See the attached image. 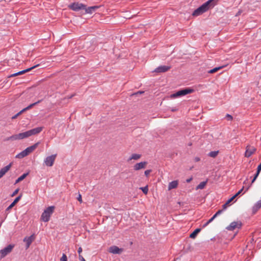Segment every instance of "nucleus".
Segmentation results:
<instances>
[{"label":"nucleus","mask_w":261,"mask_h":261,"mask_svg":"<svg viewBox=\"0 0 261 261\" xmlns=\"http://www.w3.org/2000/svg\"><path fill=\"white\" fill-rule=\"evenodd\" d=\"M43 129V127H38L27 132L21 133L18 134L14 135L8 138L6 140L14 141L17 140H22L25 138H29V137L37 135L40 133Z\"/></svg>","instance_id":"1"},{"label":"nucleus","mask_w":261,"mask_h":261,"mask_svg":"<svg viewBox=\"0 0 261 261\" xmlns=\"http://www.w3.org/2000/svg\"><path fill=\"white\" fill-rule=\"evenodd\" d=\"M216 4V0H209L196 9L192 13L194 16H199L213 8Z\"/></svg>","instance_id":"2"},{"label":"nucleus","mask_w":261,"mask_h":261,"mask_svg":"<svg viewBox=\"0 0 261 261\" xmlns=\"http://www.w3.org/2000/svg\"><path fill=\"white\" fill-rule=\"evenodd\" d=\"M55 209L54 206H50L45 209L41 216V220L44 222H48Z\"/></svg>","instance_id":"3"},{"label":"nucleus","mask_w":261,"mask_h":261,"mask_svg":"<svg viewBox=\"0 0 261 261\" xmlns=\"http://www.w3.org/2000/svg\"><path fill=\"white\" fill-rule=\"evenodd\" d=\"M194 92V90L191 88H186L179 91H177L176 93L170 95L171 98H175L178 97H181L188 94L192 93Z\"/></svg>","instance_id":"4"},{"label":"nucleus","mask_w":261,"mask_h":261,"mask_svg":"<svg viewBox=\"0 0 261 261\" xmlns=\"http://www.w3.org/2000/svg\"><path fill=\"white\" fill-rule=\"evenodd\" d=\"M68 8L74 11H78L80 10L85 9V5L78 2L73 3L68 6Z\"/></svg>","instance_id":"5"},{"label":"nucleus","mask_w":261,"mask_h":261,"mask_svg":"<svg viewBox=\"0 0 261 261\" xmlns=\"http://www.w3.org/2000/svg\"><path fill=\"white\" fill-rule=\"evenodd\" d=\"M56 154L47 156L44 160V164L47 167L53 166L56 160Z\"/></svg>","instance_id":"6"},{"label":"nucleus","mask_w":261,"mask_h":261,"mask_svg":"<svg viewBox=\"0 0 261 261\" xmlns=\"http://www.w3.org/2000/svg\"><path fill=\"white\" fill-rule=\"evenodd\" d=\"M14 246L13 245H9L6 247L4 248L3 249H2L0 250V255L1 258H3L4 257H5L7 254L10 253L13 248H14Z\"/></svg>","instance_id":"7"},{"label":"nucleus","mask_w":261,"mask_h":261,"mask_svg":"<svg viewBox=\"0 0 261 261\" xmlns=\"http://www.w3.org/2000/svg\"><path fill=\"white\" fill-rule=\"evenodd\" d=\"M242 223L240 221H234L231 222L229 226L226 227V229L228 230L232 231L236 228H239L241 227Z\"/></svg>","instance_id":"8"},{"label":"nucleus","mask_w":261,"mask_h":261,"mask_svg":"<svg viewBox=\"0 0 261 261\" xmlns=\"http://www.w3.org/2000/svg\"><path fill=\"white\" fill-rule=\"evenodd\" d=\"M255 151L256 148L254 146L247 145L246 148L245 156L248 158L253 154Z\"/></svg>","instance_id":"9"},{"label":"nucleus","mask_w":261,"mask_h":261,"mask_svg":"<svg viewBox=\"0 0 261 261\" xmlns=\"http://www.w3.org/2000/svg\"><path fill=\"white\" fill-rule=\"evenodd\" d=\"M123 251L122 248H119L116 246H112L109 248V252L113 254H121Z\"/></svg>","instance_id":"10"},{"label":"nucleus","mask_w":261,"mask_h":261,"mask_svg":"<svg viewBox=\"0 0 261 261\" xmlns=\"http://www.w3.org/2000/svg\"><path fill=\"white\" fill-rule=\"evenodd\" d=\"M147 165V162H141L138 163L136 164L133 168L134 170L135 171H138L142 169L145 168L146 165Z\"/></svg>","instance_id":"11"},{"label":"nucleus","mask_w":261,"mask_h":261,"mask_svg":"<svg viewBox=\"0 0 261 261\" xmlns=\"http://www.w3.org/2000/svg\"><path fill=\"white\" fill-rule=\"evenodd\" d=\"M39 66V64H37L36 65H35L31 68H28L27 69H25V70H22V71H20L19 72H18L17 73H14V74H11V75L9 76V77H14V76H17V75H21L23 73H25L27 72H29L30 71H31V70L35 68L36 67H38Z\"/></svg>","instance_id":"12"},{"label":"nucleus","mask_w":261,"mask_h":261,"mask_svg":"<svg viewBox=\"0 0 261 261\" xmlns=\"http://www.w3.org/2000/svg\"><path fill=\"white\" fill-rule=\"evenodd\" d=\"M39 144V142H37L34 144L33 145L30 146L29 147H27L25 149H24V151L27 154V155H29L30 153L34 151L36 148L38 147V146Z\"/></svg>","instance_id":"13"},{"label":"nucleus","mask_w":261,"mask_h":261,"mask_svg":"<svg viewBox=\"0 0 261 261\" xmlns=\"http://www.w3.org/2000/svg\"><path fill=\"white\" fill-rule=\"evenodd\" d=\"M170 69V66H161L156 68L154 71L156 72H165L169 70Z\"/></svg>","instance_id":"14"},{"label":"nucleus","mask_w":261,"mask_h":261,"mask_svg":"<svg viewBox=\"0 0 261 261\" xmlns=\"http://www.w3.org/2000/svg\"><path fill=\"white\" fill-rule=\"evenodd\" d=\"M11 166L12 163H10L8 165L1 169L0 170V178L2 177L10 170Z\"/></svg>","instance_id":"15"},{"label":"nucleus","mask_w":261,"mask_h":261,"mask_svg":"<svg viewBox=\"0 0 261 261\" xmlns=\"http://www.w3.org/2000/svg\"><path fill=\"white\" fill-rule=\"evenodd\" d=\"M99 8V6H94L86 8L85 6V9H84L86 13L92 14L93 12H95L96 10H97Z\"/></svg>","instance_id":"16"},{"label":"nucleus","mask_w":261,"mask_h":261,"mask_svg":"<svg viewBox=\"0 0 261 261\" xmlns=\"http://www.w3.org/2000/svg\"><path fill=\"white\" fill-rule=\"evenodd\" d=\"M34 239V236L33 235H32L31 236L25 238L23 239V241L26 243V248H28L32 242L33 241Z\"/></svg>","instance_id":"17"},{"label":"nucleus","mask_w":261,"mask_h":261,"mask_svg":"<svg viewBox=\"0 0 261 261\" xmlns=\"http://www.w3.org/2000/svg\"><path fill=\"white\" fill-rule=\"evenodd\" d=\"M21 197V195H19L16 197L13 202L6 208V211L9 212L15 205L19 201Z\"/></svg>","instance_id":"18"},{"label":"nucleus","mask_w":261,"mask_h":261,"mask_svg":"<svg viewBox=\"0 0 261 261\" xmlns=\"http://www.w3.org/2000/svg\"><path fill=\"white\" fill-rule=\"evenodd\" d=\"M178 185V180H174L169 182L168 187V190H171V189L177 188Z\"/></svg>","instance_id":"19"},{"label":"nucleus","mask_w":261,"mask_h":261,"mask_svg":"<svg viewBox=\"0 0 261 261\" xmlns=\"http://www.w3.org/2000/svg\"><path fill=\"white\" fill-rule=\"evenodd\" d=\"M141 157V155L137 153H134L131 155V156L128 159V161H130L132 160H138L140 159Z\"/></svg>","instance_id":"20"},{"label":"nucleus","mask_w":261,"mask_h":261,"mask_svg":"<svg viewBox=\"0 0 261 261\" xmlns=\"http://www.w3.org/2000/svg\"><path fill=\"white\" fill-rule=\"evenodd\" d=\"M201 231L200 228L196 229L190 235V238L192 239H195L197 236V234Z\"/></svg>","instance_id":"21"},{"label":"nucleus","mask_w":261,"mask_h":261,"mask_svg":"<svg viewBox=\"0 0 261 261\" xmlns=\"http://www.w3.org/2000/svg\"><path fill=\"white\" fill-rule=\"evenodd\" d=\"M207 182V179L205 181L201 182L196 188V190L203 189L205 188Z\"/></svg>","instance_id":"22"},{"label":"nucleus","mask_w":261,"mask_h":261,"mask_svg":"<svg viewBox=\"0 0 261 261\" xmlns=\"http://www.w3.org/2000/svg\"><path fill=\"white\" fill-rule=\"evenodd\" d=\"M261 207V200L257 202V203L254 205L253 210L255 212H256L258 209Z\"/></svg>","instance_id":"23"},{"label":"nucleus","mask_w":261,"mask_h":261,"mask_svg":"<svg viewBox=\"0 0 261 261\" xmlns=\"http://www.w3.org/2000/svg\"><path fill=\"white\" fill-rule=\"evenodd\" d=\"M26 156H27V154L24 150L19 153L17 154L16 155V158L18 159H22Z\"/></svg>","instance_id":"24"},{"label":"nucleus","mask_w":261,"mask_h":261,"mask_svg":"<svg viewBox=\"0 0 261 261\" xmlns=\"http://www.w3.org/2000/svg\"><path fill=\"white\" fill-rule=\"evenodd\" d=\"M28 175V173H24V174H23L22 175H21L20 177H19L17 179V180L15 181V184L18 183L20 181H21L22 180H23L27 177V176Z\"/></svg>","instance_id":"25"},{"label":"nucleus","mask_w":261,"mask_h":261,"mask_svg":"<svg viewBox=\"0 0 261 261\" xmlns=\"http://www.w3.org/2000/svg\"><path fill=\"white\" fill-rule=\"evenodd\" d=\"M224 67V66H220V67H215V68L209 70L208 71V73H211V74L214 73L218 71L220 69L223 68Z\"/></svg>","instance_id":"26"},{"label":"nucleus","mask_w":261,"mask_h":261,"mask_svg":"<svg viewBox=\"0 0 261 261\" xmlns=\"http://www.w3.org/2000/svg\"><path fill=\"white\" fill-rule=\"evenodd\" d=\"M218 153H219L218 150L213 151H211V152H209V153L208 154V155L210 157L215 158L218 155Z\"/></svg>","instance_id":"27"},{"label":"nucleus","mask_w":261,"mask_h":261,"mask_svg":"<svg viewBox=\"0 0 261 261\" xmlns=\"http://www.w3.org/2000/svg\"><path fill=\"white\" fill-rule=\"evenodd\" d=\"M40 101H41V100H38L37 102H36L35 103L30 105L29 106H28L27 107L25 108V109H27V110H28L31 109L33 106H34L36 105H37V103H39Z\"/></svg>","instance_id":"28"},{"label":"nucleus","mask_w":261,"mask_h":261,"mask_svg":"<svg viewBox=\"0 0 261 261\" xmlns=\"http://www.w3.org/2000/svg\"><path fill=\"white\" fill-rule=\"evenodd\" d=\"M142 192L145 194H147L148 191V188L147 186H145L144 187H141L140 188Z\"/></svg>","instance_id":"29"},{"label":"nucleus","mask_w":261,"mask_h":261,"mask_svg":"<svg viewBox=\"0 0 261 261\" xmlns=\"http://www.w3.org/2000/svg\"><path fill=\"white\" fill-rule=\"evenodd\" d=\"M60 261H67V257L65 254H63L62 256L60 259Z\"/></svg>","instance_id":"30"},{"label":"nucleus","mask_w":261,"mask_h":261,"mask_svg":"<svg viewBox=\"0 0 261 261\" xmlns=\"http://www.w3.org/2000/svg\"><path fill=\"white\" fill-rule=\"evenodd\" d=\"M244 189V187H243L240 190H239L234 196L235 197H237L238 196H239L241 193L243 191Z\"/></svg>","instance_id":"31"},{"label":"nucleus","mask_w":261,"mask_h":261,"mask_svg":"<svg viewBox=\"0 0 261 261\" xmlns=\"http://www.w3.org/2000/svg\"><path fill=\"white\" fill-rule=\"evenodd\" d=\"M261 171V163L258 166L256 173L259 174Z\"/></svg>","instance_id":"32"},{"label":"nucleus","mask_w":261,"mask_h":261,"mask_svg":"<svg viewBox=\"0 0 261 261\" xmlns=\"http://www.w3.org/2000/svg\"><path fill=\"white\" fill-rule=\"evenodd\" d=\"M151 172V170H147L144 172V174L146 176H148L150 172Z\"/></svg>","instance_id":"33"},{"label":"nucleus","mask_w":261,"mask_h":261,"mask_svg":"<svg viewBox=\"0 0 261 261\" xmlns=\"http://www.w3.org/2000/svg\"><path fill=\"white\" fill-rule=\"evenodd\" d=\"M223 212V210H219L215 215H214V217H217V216H218L219 215L221 214Z\"/></svg>","instance_id":"34"},{"label":"nucleus","mask_w":261,"mask_h":261,"mask_svg":"<svg viewBox=\"0 0 261 261\" xmlns=\"http://www.w3.org/2000/svg\"><path fill=\"white\" fill-rule=\"evenodd\" d=\"M77 200L80 203H82V202H83L82 198V195L80 194H79V196H78V197H77Z\"/></svg>","instance_id":"35"},{"label":"nucleus","mask_w":261,"mask_h":261,"mask_svg":"<svg viewBox=\"0 0 261 261\" xmlns=\"http://www.w3.org/2000/svg\"><path fill=\"white\" fill-rule=\"evenodd\" d=\"M18 191H19V189H16V190L13 192V193H12V194L11 195V196H12V197L14 196L15 195H16V194L18 193Z\"/></svg>","instance_id":"36"},{"label":"nucleus","mask_w":261,"mask_h":261,"mask_svg":"<svg viewBox=\"0 0 261 261\" xmlns=\"http://www.w3.org/2000/svg\"><path fill=\"white\" fill-rule=\"evenodd\" d=\"M226 117L227 118L228 120H231L232 119V117L229 114H227Z\"/></svg>","instance_id":"37"},{"label":"nucleus","mask_w":261,"mask_h":261,"mask_svg":"<svg viewBox=\"0 0 261 261\" xmlns=\"http://www.w3.org/2000/svg\"><path fill=\"white\" fill-rule=\"evenodd\" d=\"M235 198L234 196H233L231 198L227 200V203L229 204Z\"/></svg>","instance_id":"38"},{"label":"nucleus","mask_w":261,"mask_h":261,"mask_svg":"<svg viewBox=\"0 0 261 261\" xmlns=\"http://www.w3.org/2000/svg\"><path fill=\"white\" fill-rule=\"evenodd\" d=\"M259 174L256 173L253 179H252V181H251V184L253 183L255 180H256V178L257 177V176H258Z\"/></svg>","instance_id":"39"},{"label":"nucleus","mask_w":261,"mask_h":261,"mask_svg":"<svg viewBox=\"0 0 261 261\" xmlns=\"http://www.w3.org/2000/svg\"><path fill=\"white\" fill-rule=\"evenodd\" d=\"M77 252H78V253L79 254V255H82L81 254L82 252V247H80L79 248Z\"/></svg>","instance_id":"40"},{"label":"nucleus","mask_w":261,"mask_h":261,"mask_svg":"<svg viewBox=\"0 0 261 261\" xmlns=\"http://www.w3.org/2000/svg\"><path fill=\"white\" fill-rule=\"evenodd\" d=\"M216 218V217H214V215L210 219H209V220L207 221L208 223H210L211 222H212L214 220V219Z\"/></svg>","instance_id":"41"},{"label":"nucleus","mask_w":261,"mask_h":261,"mask_svg":"<svg viewBox=\"0 0 261 261\" xmlns=\"http://www.w3.org/2000/svg\"><path fill=\"white\" fill-rule=\"evenodd\" d=\"M79 259L81 261H86L82 255H79Z\"/></svg>","instance_id":"42"},{"label":"nucleus","mask_w":261,"mask_h":261,"mask_svg":"<svg viewBox=\"0 0 261 261\" xmlns=\"http://www.w3.org/2000/svg\"><path fill=\"white\" fill-rule=\"evenodd\" d=\"M194 161L196 162H198L200 161V159L199 157H195L194 159Z\"/></svg>","instance_id":"43"},{"label":"nucleus","mask_w":261,"mask_h":261,"mask_svg":"<svg viewBox=\"0 0 261 261\" xmlns=\"http://www.w3.org/2000/svg\"><path fill=\"white\" fill-rule=\"evenodd\" d=\"M229 204L227 203V202H226L223 205V208L224 210H225V208H226L227 205H228Z\"/></svg>","instance_id":"44"},{"label":"nucleus","mask_w":261,"mask_h":261,"mask_svg":"<svg viewBox=\"0 0 261 261\" xmlns=\"http://www.w3.org/2000/svg\"><path fill=\"white\" fill-rule=\"evenodd\" d=\"M26 111H27V109H25V108L23 109L22 110H21L19 112H18V113L20 115L22 113Z\"/></svg>","instance_id":"45"},{"label":"nucleus","mask_w":261,"mask_h":261,"mask_svg":"<svg viewBox=\"0 0 261 261\" xmlns=\"http://www.w3.org/2000/svg\"><path fill=\"white\" fill-rule=\"evenodd\" d=\"M20 114L18 113H17L15 115H14V116H13L12 117V119H16L18 116H19Z\"/></svg>","instance_id":"46"},{"label":"nucleus","mask_w":261,"mask_h":261,"mask_svg":"<svg viewBox=\"0 0 261 261\" xmlns=\"http://www.w3.org/2000/svg\"><path fill=\"white\" fill-rule=\"evenodd\" d=\"M192 179H193V178L191 177H190V178H189L187 179L186 180V181H187V182H191V180H192Z\"/></svg>","instance_id":"47"},{"label":"nucleus","mask_w":261,"mask_h":261,"mask_svg":"<svg viewBox=\"0 0 261 261\" xmlns=\"http://www.w3.org/2000/svg\"><path fill=\"white\" fill-rule=\"evenodd\" d=\"M144 93V91H139L135 94H134V95H136V94H142Z\"/></svg>","instance_id":"48"},{"label":"nucleus","mask_w":261,"mask_h":261,"mask_svg":"<svg viewBox=\"0 0 261 261\" xmlns=\"http://www.w3.org/2000/svg\"><path fill=\"white\" fill-rule=\"evenodd\" d=\"M250 187V185L248 186L247 187H246V189H245V192H246L247 191H248Z\"/></svg>","instance_id":"49"},{"label":"nucleus","mask_w":261,"mask_h":261,"mask_svg":"<svg viewBox=\"0 0 261 261\" xmlns=\"http://www.w3.org/2000/svg\"><path fill=\"white\" fill-rule=\"evenodd\" d=\"M209 224V223H208V222H207L206 223H205L203 225V227H206L208 224Z\"/></svg>","instance_id":"50"}]
</instances>
